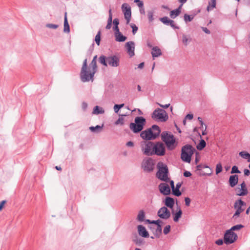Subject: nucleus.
I'll return each instance as SVG.
<instances>
[{
    "label": "nucleus",
    "instance_id": "nucleus-1",
    "mask_svg": "<svg viewBox=\"0 0 250 250\" xmlns=\"http://www.w3.org/2000/svg\"><path fill=\"white\" fill-rule=\"evenodd\" d=\"M96 61L92 60L89 64V67L87 68V59L83 62V66L80 73L81 80L83 82H89L93 80L94 74L97 71Z\"/></svg>",
    "mask_w": 250,
    "mask_h": 250
},
{
    "label": "nucleus",
    "instance_id": "nucleus-2",
    "mask_svg": "<svg viewBox=\"0 0 250 250\" xmlns=\"http://www.w3.org/2000/svg\"><path fill=\"white\" fill-rule=\"evenodd\" d=\"M161 133L159 126L153 125L151 127L142 131L140 133L141 137L146 141H151L156 139Z\"/></svg>",
    "mask_w": 250,
    "mask_h": 250
},
{
    "label": "nucleus",
    "instance_id": "nucleus-3",
    "mask_svg": "<svg viewBox=\"0 0 250 250\" xmlns=\"http://www.w3.org/2000/svg\"><path fill=\"white\" fill-rule=\"evenodd\" d=\"M161 137L168 150L174 149L178 145L174 135L168 131H163L161 134Z\"/></svg>",
    "mask_w": 250,
    "mask_h": 250
},
{
    "label": "nucleus",
    "instance_id": "nucleus-4",
    "mask_svg": "<svg viewBox=\"0 0 250 250\" xmlns=\"http://www.w3.org/2000/svg\"><path fill=\"white\" fill-rule=\"evenodd\" d=\"M158 171L156 176L162 181L167 182L169 181L168 177L169 171L167 165L162 162H159L157 165Z\"/></svg>",
    "mask_w": 250,
    "mask_h": 250
},
{
    "label": "nucleus",
    "instance_id": "nucleus-5",
    "mask_svg": "<svg viewBox=\"0 0 250 250\" xmlns=\"http://www.w3.org/2000/svg\"><path fill=\"white\" fill-rule=\"evenodd\" d=\"M146 119L142 116L135 118L134 122L129 124V128L134 133L141 132L146 124Z\"/></svg>",
    "mask_w": 250,
    "mask_h": 250
},
{
    "label": "nucleus",
    "instance_id": "nucleus-6",
    "mask_svg": "<svg viewBox=\"0 0 250 250\" xmlns=\"http://www.w3.org/2000/svg\"><path fill=\"white\" fill-rule=\"evenodd\" d=\"M195 151V148L191 145L187 144L184 146L181 149V160L184 162L190 163L191 157Z\"/></svg>",
    "mask_w": 250,
    "mask_h": 250
},
{
    "label": "nucleus",
    "instance_id": "nucleus-7",
    "mask_svg": "<svg viewBox=\"0 0 250 250\" xmlns=\"http://www.w3.org/2000/svg\"><path fill=\"white\" fill-rule=\"evenodd\" d=\"M151 118L155 120L164 122L167 120L168 116L164 109L157 108L153 111Z\"/></svg>",
    "mask_w": 250,
    "mask_h": 250
},
{
    "label": "nucleus",
    "instance_id": "nucleus-8",
    "mask_svg": "<svg viewBox=\"0 0 250 250\" xmlns=\"http://www.w3.org/2000/svg\"><path fill=\"white\" fill-rule=\"evenodd\" d=\"M154 142L150 141H143L140 143L141 150L143 154L146 156H152V151Z\"/></svg>",
    "mask_w": 250,
    "mask_h": 250
},
{
    "label": "nucleus",
    "instance_id": "nucleus-9",
    "mask_svg": "<svg viewBox=\"0 0 250 250\" xmlns=\"http://www.w3.org/2000/svg\"><path fill=\"white\" fill-rule=\"evenodd\" d=\"M246 205V203L244 202L241 199H239L235 201L234 204V208L236 209V211L232 216L234 219H237L245 210L244 206Z\"/></svg>",
    "mask_w": 250,
    "mask_h": 250
},
{
    "label": "nucleus",
    "instance_id": "nucleus-10",
    "mask_svg": "<svg viewBox=\"0 0 250 250\" xmlns=\"http://www.w3.org/2000/svg\"><path fill=\"white\" fill-rule=\"evenodd\" d=\"M166 154V147L165 145L161 142L154 143L152 156L156 155L159 156H163Z\"/></svg>",
    "mask_w": 250,
    "mask_h": 250
},
{
    "label": "nucleus",
    "instance_id": "nucleus-11",
    "mask_svg": "<svg viewBox=\"0 0 250 250\" xmlns=\"http://www.w3.org/2000/svg\"><path fill=\"white\" fill-rule=\"evenodd\" d=\"M237 238L236 233L228 229L226 231L224 235V243L226 245L231 244L237 240Z\"/></svg>",
    "mask_w": 250,
    "mask_h": 250
},
{
    "label": "nucleus",
    "instance_id": "nucleus-12",
    "mask_svg": "<svg viewBox=\"0 0 250 250\" xmlns=\"http://www.w3.org/2000/svg\"><path fill=\"white\" fill-rule=\"evenodd\" d=\"M154 167V163L153 159L151 158L144 160L142 162V168L145 172H151L153 170Z\"/></svg>",
    "mask_w": 250,
    "mask_h": 250
},
{
    "label": "nucleus",
    "instance_id": "nucleus-13",
    "mask_svg": "<svg viewBox=\"0 0 250 250\" xmlns=\"http://www.w3.org/2000/svg\"><path fill=\"white\" fill-rule=\"evenodd\" d=\"M122 10L124 14L125 19L126 20V24H128L131 17V10L130 6L126 3H124L122 5Z\"/></svg>",
    "mask_w": 250,
    "mask_h": 250
},
{
    "label": "nucleus",
    "instance_id": "nucleus-14",
    "mask_svg": "<svg viewBox=\"0 0 250 250\" xmlns=\"http://www.w3.org/2000/svg\"><path fill=\"white\" fill-rule=\"evenodd\" d=\"M157 215L161 219L167 220L170 217V212L166 207H162L158 210Z\"/></svg>",
    "mask_w": 250,
    "mask_h": 250
},
{
    "label": "nucleus",
    "instance_id": "nucleus-15",
    "mask_svg": "<svg viewBox=\"0 0 250 250\" xmlns=\"http://www.w3.org/2000/svg\"><path fill=\"white\" fill-rule=\"evenodd\" d=\"M120 64V58L116 55H111L107 57V65L112 67H117Z\"/></svg>",
    "mask_w": 250,
    "mask_h": 250
},
{
    "label": "nucleus",
    "instance_id": "nucleus-16",
    "mask_svg": "<svg viewBox=\"0 0 250 250\" xmlns=\"http://www.w3.org/2000/svg\"><path fill=\"white\" fill-rule=\"evenodd\" d=\"M159 190L164 195H168L171 193L170 187L166 183H161L158 186Z\"/></svg>",
    "mask_w": 250,
    "mask_h": 250
},
{
    "label": "nucleus",
    "instance_id": "nucleus-17",
    "mask_svg": "<svg viewBox=\"0 0 250 250\" xmlns=\"http://www.w3.org/2000/svg\"><path fill=\"white\" fill-rule=\"evenodd\" d=\"M125 47L127 52L130 57L134 56L135 43L133 41H129L125 43Z\"/></svg>",
    "mask_w": 250,
    "mask_h": 250
},
{
    "label": "nucleus",
    "instance_id": "nucleus-18",
    "mask_svg": "<svg viewBox=\"0 0 250 250\" xmlns=\"http://www.w3.org/2000/svg\"><path fill=\"white\" fill-rule=\"evenodd\" d=\"M137 229L138 234L140 236L144 238L149 237V233L144 226L142 225H138L137 226Z\"/></svg>",
    "mask_w": 250,
    "mask_h": 250
},
{
    "label": "nucleus",
    "instance_id": "nucleus-19",
    "mask_svg": "<svg viewBox=\"0 0 250 250\" xmlns=\"http://www.w3.org/2000/svg\"><path fill=\"white\" fill-rule=\"evenodd\" d=\"M172 215H173V221L175 222H177L179 221V219L181 218L183 212L182 209H181L180 207L178 206L177 207V209L176 211L173 210L172 209L171 212Z\"/></svg>",
    "mask_w": 250,
    "mask_h": 250
},
{
    "label": "nucleus",
    "instance_id": "nucleus-20",
    "mask_svg": "<svg viewBox=\"0 0 250 250\" xmlns=\"http://www.w3.org/2000/svg\"><path fill=\"white\" fill-rule=\"evenodd\" d=\"M238 175L236 174L231 175L229 176V186L231 188L234 187L238 183Z\"/></svg>",
    "mask_w": 250,
    "mask_h": 250
},
{
    "label": "nucleus",
    "instance_id": "nucleus-21",
    "mask_svg": "<svg viewBox=\"0 0 250 250\" xmlns=\"http://www.w3.org/2000/svg\"><path fill=\"white\" fill-rule=\"evenodd\" d=\"M165 205L167 208H169L173 209V206L174 205L175 201L174 200L169 196H167L164 201Z\"/></svg>",
    "mask_w": 250,
    "mask_h": 250
},
{
    "label": "nucleus",
    "instance_id": "nucleus-22",
    "mask_svg": "<svg viewBox=\"0 0 250 250\" xmlns=\"http://www.w3.org/2000/svg\"><path fill=\"white\" fill-rule=\"evenodd\" d=\"M240 188H239V193H237L236 195L239 196H243L246 195L248 193V189L246 187V183L244 181H243L241 184H240Z\"/></svg>",
    "mask_w": 250,
    "mask_h": 250
},
{
    "label": "nucleus",
    "instance_id": "nucleus-23",
    "mask_svg": "<svg viewBox=\"0 0 250 250\" xmlns=\"http://www.w3.org/2000/svg\"><path fill=\"white\" fill-rule=\"evenodd\" d=\"M148 228L152 231L156 238H159L161 235L162 233V227H161V229L159 230H157V227L156 226L150 225L148 226Z\"/></svg>",
    "mask_w": 250,
    "mask_h": 250
},
{
    "label": "nucleus",
    "instance_id": "nucleus-24",
    "mask_svg": "<svg viewBox=\"0 0 250 250\" xmlns=\"http://www.w3.org/2000/svg\"><path fill=\"white\" fill-rule=\"evenodd\" d=\"M114 36L115 41L118 42H124L127 39V37L123 35L120 31L114 32Z\"/></svg>",
    "mask_w": 250,
    "mask_h": 250
},
{
    "label": "nucleus",
    "instance_id": "nucleus-25",
    "mask_svg": "<svg viewBox=\"0 0 250 250\" xmlns=\"http://www.w3.org/2000/svg\"><path fill=\"white\" fill-rule=\"evenodd\" d=\"M181 187V183H178L176 184V187L172 188V194L176 196L179 197L181 195L182 193L180 191L179 188Z\"/></svg>",
    "mask_w": 250,
    "mask_h": 250
},
{
    "label": "nucleus",
    "instance_id": "nucleus-26",
    "mask_svg": "<svg viewBox=\"0 0 250 250\" xmlns=\"http://www.w3.org/2000/svg\"><path fill=\"white\" fill-rule=\"evenodd\" d=\"M181 5H179V6L177 8L171 11L170 12V18L171 19H174L176 18L177 16H178L181 12Z\"/></svg>",
    "mask_w": 250,
    "mask_h": 250
},
{
    "label": "nucleus",
    "instance_id": "nucleus-27",
    "mask_svg": "<svg viewBox=\"0 0 250 250\" xmlns=\"http://www.w3.org/2000/svg\"><path fill=\"white\" fill-rule=\"evenodd\" d=\"M132 241L138 246H140L145 243L144 240L139 237L136 233L135 234Z\"/></svg>",
    "mask_w": 250,
    "mask_h": 250
},
{
    "label": "nucleus",
    "instance_id": "nucleus-28",
    "mask_svg": "<svg viewBox=\"0 0 250 250\" xmlns=\"http://www.w3.org/2000/svg\"><path fill=\"white\" fill-rule=\"evenodd\" d=\"M67 13L65 12L64 18V23H63V32L64 33H69L70 31V26L67 18Z\"/></svg>",
    "mask_w": 250,
    "mask_h": 250
},
{
    "label": "nucleus",
    "instance_id": "nucleus-29",
    "mask_svg": "<svg viewBox=\"0 0 250 250\" xmlns=\"http://www.w3.org/2000/svg\"><path fill=\"white\" fill-rule=\"evenodd\" d=\"M151 54L153 58L158 57L162 55V52L158 47L154 46L152 48Z\"/></svg>",
    "mask_w": 250,
    "mask_h": 250
},
{
    "label": "nucleus",
    "instance_id": "nucleus-30",
    "mask_svg": "<svg viewBox=\"0 0 250 250\" xmlns=\"http://www.w3.org/2000/svg\"><path fill=\"white\" fill-rule=\"evenodd\" d=\"M104 126V125H97L95 126H90L89 130L93 133H100L101 132L102 129Z\"/></svg>",
    "mask_w": 250,
    "mask_h": 250
},
{
    "label": "nucleus",
    "instance_id": "nucleus-31",
    "mask_svg": "<svg viewBox=\"0 0 250 250\" xmlns=\"http://www.w3.org/2000/svg\"><path fill=\"white\" fill-rule=\"evenodd\" d=\"M239 155L243 159L247 160L248 162H250V154L246 151H242L239 152Z\"/></svg>",
    "mask_w": 250,
    "mask_h": 250
},
{
    "label": "nucleus",
    "instance_id": "nucleus-32",
    "mask_svg": "<svg viewBox=\"0 0 250 250\" xmlns=\"http://www.w3.org/2000/svg\"><path fill=\"white\" fill-rule=\"evenodd\" d=\"M104 112V110L103 109L102 107H101L98 105L95 106L92 111V114H103Z\"/></svg>",
    "mask_w": 250,
    "mask_h": 250
},
{
    "label": "nucleus",
    "instance_id": "nucleus-33",
    "mask_svg": "<svg viewBox=\"0 0 250 250\" xmlns=\"http://www.w3.org/2000/svg\"><path fill=\"white\" fill-rule=\"evenodd\" d=\"M99 62L105 66H107V57L102 55L99 58Z\"/></svg>",
    "mask_w": 250,
    "mask_h": 250
},
{
    "label": "nucleus",
    "instance_id": "nucleus-34",
    "mask_svg": "<svg viewBox=\"0 0 250 250\" xmlns=\"http://www.w3.org/2000/svg\"><path fill=\"white\" fill-rule=\"evenodd\" d=\"M113 27V29L114 31V32H117L118 31H120L119 28V20L117 18H115L112 21Z\"/></svg>",
    "mask_w": 250,
    "mask_h": 250
},
{
    "label": "nucleus",
    "instance_id": "nucleus-35",
    "mask_svg": "<svg viewBox=\"0 0 250 250\" xmlns=\"http://www.w3.org/2000/svg\"><path fill=\"white\" fill-rule=\"evenodd\" d=\"M206 143L205 141L201 138L199 144L197 145L196 147L198 150H202L203 148H204L206 147Z\"/></svg>",
    "mask_w": 250,
    "mask_h": 250
},
{
    "label": "nucleus",
    "instance_id": "nucleus-36",
    "mask_svg": "<svg viewBox=\"0 0 250 250\" xmlns=\"http://www.w3.org/2000/svg\"><path fill=\"white\" fill-rule=\"evenodd\" d=\"M195 16V14L188 15L185 14L184 16V19L186 22L191 21Z\"/></svg>",
    "mask_w": 250,
    "mask_h": 250
},
{
    "label": "nucleus",
    "instance_id": "nucleus-37",
    "mask_svg": "<svg viewBox=\"0 0 250 250\" xmlns=\"http://www.w3.org/2000/svg\"><path fill=\"white\" fill-rule=\"evenodd\" d=\"M145 213L144 210L139 211L137 216V219L140 222H143L145 220Z\"/></svg>",
    "mask_w": 250,
    "mask_h": 250
},
{
    "label": "nucleus",
    "instance_id": "nucleus-38",
    "mask_svg": "<svg viewBox=\"0 0 250 250\" xmlns=\"http://www.w3.org/2000/svg\"><path fill=\"white\" fill-rule=\"evenodd\" d=\"M216 0H211V2H209L208 5L207 7V10L208 11H209L213 8L216 7Z\"/></svg>",
    "mask_w": 250,
    "mask_h": 250
},
{
    "label": "nucleus",
    "instance_id": "nucleus-39",
    "mask_svg": "<svg viewBox=\"0 0 250 250\" xmlns=\"http://www.w3.org/2000/svg\"><path fill=\"white\" fill-rule=\"evenodd\" d=\"M161 223H162V221L160 219H158L157 220H152V224H153L154 225V226L157 227V230H159L161 229V227H162L161 225Z\"/></svg>",
    "mask_w": 250,
    "mask_h": 250
},
{
    "label": "nucleus",
    "instance_id": "nucleus-40",
    "mask_svg": "<svg viewBox=\"0 0 250 250\" xmlns=\"http://www.w3.org/2000/svg\"><path fill=\"white\" fill-rule=\"evenodd\" d=\"M159 20L164 24L166 25H169V22L170 21L167 17L165 16L162 18H160Z\"/></svg>",
    "mask_w": 250,
    "mask_h": 250
},
{
    "label": "nucleus",
    "instance_id": "nucleus-41",
    "mask_svg": "<svg viewBox=\"0 0 250 250\" xmlns=\"http://www.w3.org/2000/svg\"><path fill=\"white\" fill-rule=\"evenodd\" d=\"M244 226L241 224H238L232 226L230 229H229L231 231L238 230L244 228Z\"/></svg>",
    "mask_w": 250,
    "mask_h": 250
},
{
    "label": "nucleus",
    "instance_id": "nucleus-42",
    "mask_svg": "<svg viewBox=\"0 0 250 250\" xmlns=\"http://www.w3.org/2000/svg\"><path fill=\"white\" fill-rule=\"evenodd\" d=\"M101 31H99L95 37V42L97 45H99L101 42Z\"/></svg>",
    "mask_w": 250,
    "mask_h": 250
},
{
    "label": "nucleus",
    "instance_id": "nucleus-43",
    "mask_svg": "<svg viewBox=\"0 0 250 250\" xmlns=\"http://www.w3.org/2000/svg\"><path fill=\"white\" fill-rule=\"evenodd\" d=\"M124 104H115L114 106V112L116 113H118L119 111L120 110V109L121 108H122L123 107H124Z\"/></svg>",
    "mask_w": 250,
    "mask_h": 250
},
{
    "label": "nucleus",
    "instance_id": "nucleus-44",
    "mask_svg": "<svg viewBox=\"0 0 250 250\" xmlns=\"http://www.w3.org/2000/svg\"><path fill=\"white\" fill-rule=\"evenodd\" d=\"M231 174H239L241 171L239 170L238 167L236 166H233L230 171Z\"/></svg>",
    "mask_w": 250,
    "mask_h": 250
},
{
    "label": "nucleus",
    "instance_id": "nucleus-45",
    "mask_svg": "<svg viewBox=\"0 0 250 250\" xmlns=\"http://www.w3.org/2000/svg\"><path fill=\"white\" fill-rule=\"evenodd\" d=\"M222 171V166L221 163H218L216 166V174H218Z\"/></svg>",
    "mask_w": 250,
    "mask_h": 250
},
{
    "label": "nucleus",
    "instance_id": "nucleus-46",
    "mask_svg": "<svg viewBox=\"0 0 250 250\" xmlns=\"http://www.w3.org/2000/svg\"><path fill=\"white\" fill-rule=\"evenodd\" d=\"M130 26L132 28V32L133 35H135L138 31V28L134 23H131Z\"/></svg>",
    "mask_w": 250,
    "mask_h": 250
},
{
    "label": "nucleus",
    "instance_id": "nucleus-47",
    "mask_svg": "<svg viewBox=\"0 0 250 250\" xmlns=\"http://www.w3.org/2000/svg\"><path fill=\"white\" fill-rule=\"evenodd\" d=\"M147 17L149 22H152L154 20L153 18V11H149L147 12Z\"/></svg>",
    "mask_w": 250,
    "mask_h": 250
},
{
    "label": "nucleus",
    "instance_id": "nucleus-48",
    "mask_svg": "<svg viewBox=\"0 0 250 250\" xmlns=\"http://www.w3.org/2000/svg\"><path fill=\"white\" fill-rule=\"evenodd\" d=\"M183 39L182 42L185 45H187L188 44V41L189 40V37H188L186 35L183 34Z\"/></svg>",
    "mask_w": 250,
    "mask_h": 250
},
{
    "label": "nucleus",
    "instance_id": "nucleus-49",
    "mask_svg": "<svg viewBox=\"0 0 250 250\" xmlns=\"http://www.w3.org/2000/svg\"><path fill=\"white\" fill-rule=\"evenodd\" d=\"M124 118L122 117H120L115 122V125H118L120 124L121 125H123L124 123Z\"/></svg>",
    "mask_w": 250,
    "mask_h": 250
},
{
    "label": "nucleus",
    "instance_id": "nucleus-50",
    "mask_svg": "<svg viewBox=\"0 0 250 250\" xmlns=\"http://www.w3.org/2000/svg\"><path fill=\"white\" fill-rule=\"evenodd\" d=\"M171 227L170 225L166 226L163 230V232L165 235L167 234L170 231Z\"/></svg>",
    "mask_w": 250,
    "mask_h": 250
},
{
    "label": "nucleus",
    "instance_id": "nucleus-51",
    "mask_svg": "<svg viewBox=\"0 0 250 250\" xmlns=\"http://www.w3.org/2000/svg\"><path fill=\"white\" fill-rule=\"evenodd\" d=\"M46 27L49 28L56 29L59 27V25L52 23H47L46 24Z\"/></svg>",
    "mask_w": 250,
    "mask_h": 250
},
{
    "label": "nucleus",
    "instance_id": "nucleus-52",
    "mask_svg": "<svg viewBox=\"0 0 250 250\" xmlns=\"http://www.w3.org/2000/svg\"><path fill=\"white\" fill-rule=\"evenodd\" d=\"M169 25H170L173 29H177L179 28V26L176 25L174 23V21L170 20L169 22Z\"/></svg>",
    "mask_w": 250,
    "mask_h": 250
},
{
    "label": "nucleus",
    "instance_id": "nucleus-53",
    "mask_svg": "<svg viewBox=\"0 0 250 250\" xmlns=\"http://www.w3.org/2000/svg\"><path fill=\"white\" fill-rule=\"evenodd\" d=\"M134 2L137 4V5L139 7L142 8L144 6L143 1L140 0H134Z\"/></svg>",
    "mask_w": 250,
    "mask_h": 250
},
{
    "label": "nucleus",
    "instance_id": "nucleus-54",
    "mask_svg": "<svg viewBox=\"0 0 250 250\" xmlns=\"http://www.w3.org/2000/svg\"><path fill=\"white\" fill-rule=\"evenodd\" d=\"M209 168V171L208 173H205L203 175H208V176L211 175V174H212L211 169L207 165H203V168Z\"/></svg>",
    "mask_w": 250,
    "mask_h": 250
},
{
    "label": "nucleus",
    "instance_id": "nucleus-55",
    "mask_svg": "<svg viewBox=\"0 0 250 250\" xmlns=\"http://www.w3.org/2000/svg\"><path fill=\"white\" fill-rule=\"evenodd\" d=\"M112 23V20L108 19L107 20V23L105 27L106 29H110L111 28Z\"/></svg>",
    "mask_w": 250,
    "mask_h": 250
},
{
    "label": "nucleus",
    "instance_id": "nucleus-56",
    "mask_svg": "<svg viewBox=\"0 0 250 250\" xmlns=\"http://www.w3.org/2000/svg\"><path fill=\"white\" fill-rule=\"evenodd\" d=\"M224 243V239L223 240L222 239H217L215 242V243L218 246L222 245Z\"/></svg>",
    "mask_w": 250,
    "mask_h": 250
},
{
    "label": "nucleus",
    "instance_id": "nucleus-57",
    "mask_svg": "<svg viewBox=\"0 0 250 250\" xmlns=\"http://www.w3.org/2000/svg\"><path fill=\"white\" fill-rule=\"evenodd\" d=\"M88 106L87 104L85 102H83L82 104V108L83 110V111H85Z\"/></svg>",
    "mask_w": 250,
    "mask_h": 250
},
{
    "label": "nucleus",
    "instance_id": "nucleus-58",
    "mask_svg": "<svg viewBox=\"0 0 250 250\" xmlns=\"http://www.w3.org/2000/svg\"><path fill=\"white\" fill-rule=\"evenodd\" d=\"M185 205L186 206L188 207L190 205L191 200L189 197H185Z\"/></svg>",
    "mask_w": 250,
    "mask_h": 250
},
{
    "label": "nucleus",
    "instance_id": "nucleus-59",
    "mask_svg": "<svg viewBox=\"0 0 250 250\" xmlns=\"http://www.w3.org/2000/svg\"><path fill=\"white\" fill-rule=\"evenodd\" d=\"M183 175L185 177H189L190 176H191V173L190 171H187V170H186L183 173Z\"/></svg>",
    "mask_w": 250,
    "mask_h": 250
},
{
    "label": "nucleus",
    "instance_id": "nucleus-60",
    "mask_svg": "<svg viewBox=\"0 0 250 250\" xmlns=\"http://www.w3.org/2000/svg\"><path fill=\"white\" fill-rule=\"evenodd\" d=\"M94 46V43H93L91 44V45L90 46L88 50L87 51L88 54L90 55L92 53L93 50Z\"/></svg>",
    "mask_w": 250,
    "mask_h": 250
},
{
    "label": "nucleus",
    "instance_id": "nucleus-61",
    "mask_svg": "<svg viewBox=\"0 0 250 250\" xmlns=\"http://www.w3.org/2000/svg\"><path fill=\"white\" fill-rule=\"evenodd\" d=\"M193 118V115L192 114H188L185 117V119L192 120Z\"/></svg>",
    "mask_w": 250,
    "mask_h": 250
},
{
    "label": "nucleus",
    "instance_id": "nucleus-62",
    "mask_svg": "<svg viewBox=\"0 0 250 250\" xmlns=\"http://www.w3.org/2000/svg\"><path fill=\"white\" fill-rule=\"evenodd\" d=\"M202 30L205 32L206 33V34H209L210 33V32L209 31V30H208L207 28L206 27H202Z\"/></svg>",
    "mask_w": 250,
    "mask_h": 250
},
{
    "label": "nucleus",
    "instance_id": "nucleus-63",
    "mask_svg": "<svg viewBox=\"0 0 250 250\" xmlns=\"http://www.w3.org/2000/svg\"><path fill=\"white\" fill-rule=\"evenodd\" d=\"M158 105L160 106H161L162 108H165V109H166V108H168L170 106V104H165V105H163V104H158Z\"/></svg>",
    "mask_w": 250,
    "mask_h": 250
},
{
    "label": "nucleus",
    "instance_id": "nucleus-64",
    "mask_svg": "<svg viewBox=\"0 0 250 250\" xmlns=\"http://www.w3.org/2000/svg\"><path fill=\"white\" fill-rule=\"evenodd\" d=\"M244 173L245 176H248L250 174V171L248 169H245Z\"/></svg>",
    "mask_w": 250,
    "mask_h": 250
}]
</instances>
